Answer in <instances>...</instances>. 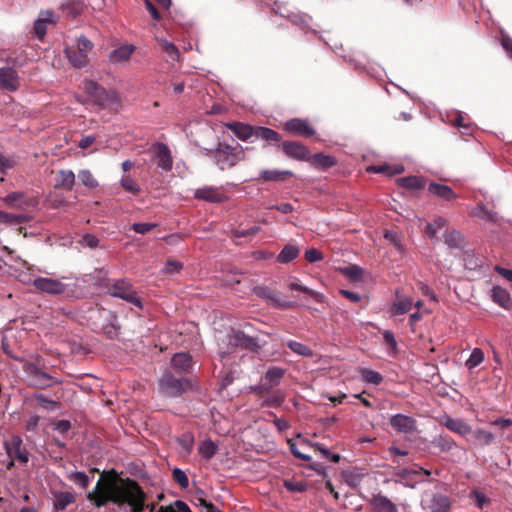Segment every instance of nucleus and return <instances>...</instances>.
Instances as JSON below:
<instances>
[{
    "label": "nucleus",
    "instance_id": "25",
    "mask_svg": "<svg viewBox=\"0 0 512 512\" xmlns=\"http://www.w3.org/2000/svg\"><path fill=\"white\" fill-rule=\"evenodd\" d=\"M75 184V174L71 170H59L55 178V188L70 191Z\"/></svg>",
    "mask_w": 512,
    "mask_h": 512
},
{
    "label": "nucleus",
    "instance_id": "21",
    "mask_svg": "<svg viewBox=\"0 0 512 512\" xmlns=\"http://www.w3.org/2000/svg\"><path fill=\"white\" fill-rule=\"evenodd\" d=\"M226 127L231 130L240 140H248L252 136H255L256 127L242 122H230L226 124Z\"/></svg>",
    "mask_w": 512,
    "mask_h": 512
},
{
    "label": "nucleus",
    "instance_id": "12",
    "mask_svg": "<svg viewBox=\"0 0 512 512\" xmlns=\"http://www.w3.org/2000/svg\"><path fill=\"white\" fill-rule=\"evenodd\" d=\"M33 286L41 293L60 295L66 291V284L58 279L38 277L33 280Z\"/></svg>",
    "mask_w": 512,
    "mask_h": 512
},
{
    "label": "nucleus",
    "instance_id": "16",
    "mask_svg": "<svg viewBox=\"0 0 512 512\" xmlns=\"http://www.w3.org/2000/svg\"><path fill=\"white\" fill-rule=\"evenodd\" d=\"M3 201L11 208L24 209L26 207H35L38 201L34 197H27L22 192H12L7 194Z\"/></svg>",
    "mask_w": 512,
    "mask_h": 512
},
{
    "label": "nucleus",
    "instance_id": "9",
    "mask_svg": "<svg viewBox=\"0 0 512 512\" xmlns=\"http://www.w3.org/2000/svg\"><path fill=\"white\" fill-rule=\"evenodd\" d=\"M188 382L181 378H176L170 372H165L159 381L160 391L169 396H180L185 392Z\"/></svg>",
    "mask_w": 512,
    "mask_h": 512
},
{
    "label": "nucleus",
    "instance_id": "28",
    "mask_svg": "<svg viewBox=\"0 0 512 512\" xmlns=\"http://www.w3.org/2000/svg\"><path fill=\"white\" fill-rule=\"evenodd\" d=\"M447 429L459 435L465 436L471 432V427L460 419L445 416L441 422Z\"/></svg>",
    "mask_w": 512,
    "mask_h": 512
},
{
    "label": "nucleus",
    "instance_id": "56",
    "mask_svg": "<svg viewBox=\"0 0 512 512\" xmlns=\"http://www.w3.org/2000/svg\"><path fill=\"white\" fill-rule=\"evenodd\" d=\"M475 438L482 444V445H489L491 444L495 437L491 432L485 431V430H477L475 432Z\"/></svg>",
    "mask_w": 512,
    "mask_h": 512
},
{
    "label": "nucleus",
    "instance_id": "53",
    "mask_svg": "<svg viewBox=\"0 0 512 512\" xmlns=\"http://www.w3.org/2000/svg\"><path fill=\"white\" fill-rule=\"evenodd\" d=\"M173 480L181 487V488H187L189 485V479L186 475V473L181 470L180 468H175L172 471Z\"/></svg>",
    "mask_w": 512,
    "mask_h": 512
},
{
    "label": "nucleus",
    "instance_id": "48",
    "mask_svg": "<svg viewBox=\"0 0 512 512\" xmlns=\"http://www.w3.org/2000/svg\"><path fill=\"white\" fill-rule=\"evenodd\" d=\"M474 215L478 218H481L487 222L495 223L498 221V214L487 209L483 205H478L475 209Z\"/></svg>",
    "mask_w": 512,
    "mask_h": 512
},
{
    "label": "nucleus",
    "instance_id": "54",
    "mask_svg": "<svg viewBox=\"0 0 512 512\" xmlns=\"http://www.w3.org/2000/svg\"><path fill=\"white\" fill-rule=\"evenodd\" d=\"M69 479L72 480L74 483L78 484L82 488H86L89 485V477L84 472H73Z\"/></svg>",
    "mask_w": 512,
    "mask_h": 512
},
{
    "label": "nucleus",
    "instance_id": "2",
    "mask_svg": "<svg viewBox=\"0 0 512 512\" xmlns=\"http://www.w3.org/2000/svg\"><path fill=\"white\" fill-rule=\"evenodd\" d=\"M205 155L212 158L222 171L234 167L245 158L244 149L240 145L231 146L224 142H218L215 149H205Z\"/></svg>",
    "mask_w": 512,
    "mask_h": 512
},
{
    "label": "nucleus",
    "instance_id": "62",
    "mask_svg": "<svg viewBox=\"0 0 512 512\" xmlns=\"http://www.w3.org/2000/svg\"><path fill=\"white\" fill-rule=\"evenodd\" d=\"M183 265L181 262L179 261H176V260H167L166 262V265H165V271L167 273H174V272H178L182 269Z\"/></svg>",
    "mask_w": 512,
    "mask_h": 512
},
{
    "label": "nucleus",
    "instance_id": "31",
    "mask_svg": "<svg viewBox=\"0 0 512 512\" xmlns=\"http://www.w3.org/2000/svg\"><path fill=\"white\" fill-rule=\"evenodd\" d=\"M428 507L431 512H447L450 507V500L446 495L435 493L429 500Z\"/></svg>",
    "mask_w": 512,
    "mask_h": 512
},
{
    "label": "nucleus",
    "instance_id": "23",
    "mask_svg": "<svg viewBox=\"0 0 512 512\" xmlns=\"http://www.w3.org/2000/svg\"><path fill=\"white\" fill-rule=\"evenodd\" d=\"M428 192L446 201L457 198V194L450 186L436 182L429 183Z\"/></svg>",
    "mask_w": 512,
    "mask_h": 512
},
{
    "label": "nucleus",
    "instance_id": "32",
    "mask_svg": "<svg viewBox=\"0 0 512 512\" xmlns=\"http://www.w3.org/2000/svg\"><path fill=\"white\" fill-rule=\"evenodd\" d=\"M134 52L133 45H124L114 49L109 55V61L112 63H119L127 61Z\"/></svg>",
    "mask_w": 512,
    "mask_h": 512
},
{
    "label": "nucleus",
    "instance_id": "51",
    "mask_svg": "<svg viewBox=\"0 0 512 512\" xmlns=\"http://www.w3.org/2000/svg\"><path fill=\"white\" fill-rule=\"evenodd\" d=\"M341 272L343 275L355 281L361 279L364 270L358 265L350 264L347 267L341 268Z\"/></svg>",
    "mask_w": 512,
    "mask_h": 512
},
{
    "label": "nucleus",
    "instance_id": "30",
    "mask_svg": "<svg viewBox=\"0 0 512 512\" xmlns=\"http://www.w3.org/2000/svg\"><path fill=\"white\" fill-rule=\"evenodd\" d=\"M370 502L375 512H398L395 504L381 494L374 495Z\"/></svg>",
    "mask_w": 512,
    "mask_h": 512
},
{
    "label": "nucleus",
    "instance_id": "64",
    "mask_svg": "<svg viewBox=\"0 0 512 512\" xmlns=\"http://www.w3.org/2000/svg\"><path fill=\"white\" fill-rule=\"evenodd\" d=\"M179 443L187 453H190L193 447L194 440L192 436L185 435L179 440Z\"/></svg>",
    "mask_w": 512,
    "mask_h": 512
},
{
    "label": "nucleus",
    "instance_id": "50",
    "mask_svg": "<svg viewBox=\"0 0 512 512\" xmlns=\"http://www.w3.org/2000/svg\"><path fill=\"white\" fill-rule=\"evenodd\" d=\"M120 184L125 191H127L133 195H138L140 193V186L129 175L122 177V179L120 180Z\"/></svg>",
    "mask_w": 512,
    "mask_h": 512
},
{
    "label": "nucleus",
    "instance_id": "26",
    "mask_svg": "<svg viewBox=\"0 0 512 512\" xmlns=\"http://www.w3.org/2000/svg\"><path fill=\"white\" fill-rule=\"evenodd\" d=\"M75 502V496L69 491L53 492V506L56 511H64L69 505Z\"/></svg>",
    "mask_w": 512,
    "mask_h": 512
},
{
    "label": "nucleus",
    "instance_id": "19",
    "mask_svg": "<svg viewBox=\"0 0 512 512\" xmlns=\"http://www.w3.org/2000/svg\"><path fill=\"white\" fill-rule=\"evenodd\" d=\"M194 197L211 203H221L226 200V196L218 188L205 186L195 191Z\"/></svg>",
    "mask_w": 512,
    "mask_h": 512
},
{
    "label": "nucleus",
    "instance_id": "40",
    "mask_svg": "<svg viewBox=\"0 0 512 512\" xmlns=\"http://www.w3.org/2000/svg\"><path fill=\"white\" fill-rule=\"evenodd\" d=\"M218 451V446L212 440L208 439L199 444L198 452L205 459H211Z\"/></svg>",
    "mask_w": 512,
    "mask_h": 512
},
{
    "label": "nucleus",
    "instance_id": "57",
    "mask_svg": "<svg viewBox=\"0 0 512 512\" xmlns=\"http://www.w3.org/2000/svg\"><path fill=\"white\" fill-rule=\"evenodd\" d=\"M435 445L439 447L442 451H449L453 445V440L448 436H439L435 440Z\"/></svg>",
    "mask_w": 512,
    "mask_h": 512
},
{
    "label": "nucleus",
    "instance_id": "58",
    "mask_svg": "<svg viewBox=\"0 0 512 512\" xmlns=\"http://www.w3.org/2000/svg\"><path fill=\"white\" fill-rule=\"evenodd\" d=\"M368 171L374 172V173H387L390 175L398 174L403 171V168H397L394 170H391V167L389 165H378V166H371Z\"/></svg>",
    "mask_w": 512,
    "mask_h": 512
},
{
    "label": "nucleus",
    "instance_id": "24",
    "mask_svg": "<svg viewBox=\"0 0 512 512\" xmlns=\"http://www.w3.org/2000/svg\"><path fill=\"white\" fill-rule=\"evenodd\" d=\"M294 176L290 170L265 169L260 172V179L265 182H283Z\"/></svg>",
    "mask_w": 512,
    "mask_h": 512
},
{
    "label": "nucleus",
    "instance_id": "52",
    "mask_svg": "<svg viewBox=\"0 0 512 512\" xmlns=\"http://www.w3.org/2000/svg\"><path fill=\"white\" fill-rule=\"evenodd\" d=\"M315 451H318L327 460L338 463L340 461V455L331 453L324 445L320 443L313 444Z\"/></svg>",
    "mask_w": 512,
    "mask_h": 512
},
{
    "label": "nucleus",
    "instance_id": "27",
    "mask_svg": "<svg viewBox=\"0 0 512 512\" xmlns=\"http://www.w3.org/2000/svg\"><path fill=\"white\" fill-rule=\"evenodd\" d=\"M491 298L493 302L504 309H510L512 307V298L509 291L500 286L493 287L491 290Z\"/></svg>",
    "mask_w": 512,
    "mask_h": 512
},
{
    "label": "nucleus",
    "instance_id": "38",
    "mask_svg": "<svg viewBox=\"0 0 512 512\" xmlns=\"http://www.w3.org/2000/svg\"><path fill=\"white\" fill-rule=\"evenodd\" d=\"M30 220V217L26 214H12L4 211H0V222L10 225L26 223Z\"/></svg>",
    "mask_w": 512,
    "mask_h": 512
},
{
    "label": "nucleus",
    "instance_id": "15",
    "mask_svg": "<svg viewBox=\"0 0 512 512\" xmlns=\"http://www.w3.org/2000/svg\"><path fill=\"white\" fill-rule=\"evenodd\" d=\"M20 87L17 71L12 67L0 68V90L14 92Z\"/></svg>",
    "mask_w": 512,
    "mask_h": 512
},
{
    "label": "nucleus",
    "instance_id": "42",
    "mask_svg": "<svg viewBox=\"0 0 512 512\" xmlns=\"http://www.w3.org/2000/svg\"><path fill=\"white\" fill-rule=\"evenodd\" d=\"M158 44L161 51L166 53L171 60L179 61L180 52L172 42H169L166 39H159Z\"/></svg>",
    "mask_w": 512,
    "mask_h": 512
},
{
    "label": "nucleus",
    "instance_id": "49",
    "mask_svg": "<svg viewBox=\"0 0 512 512\" xmlns=\"http://www.w3.org/2000/svg\"><path fill=\"white\" fill-rule=\"evenodd\" d=\"M78 178L79 180L81 181V183L89 188V189H93V188H96L98 186V181L96 180V178L93 176V174L91 173L90 170L88 169H82L78 172Z\"/></svg>",
    "mask_w": 512,
    "mask_h": 512
},
{
    "label": "nucleus",
    "instance_id": "63",
    "mask_svg": "<svg viewBox=\"0 0 512 512\" xmlns=\"http://www.w3.org/2000/svg\"><path fill=\"white\" fill-rule=\"evenodd\" d=\"M145 7L151 14L154 20L159 21L161 19V14L155 7V5L150 0H144Z\"/></svg>",
    "mask_w": 512,
    "mask_h": 512
},
{
    "label": "nucleus",
    "instance_id": "43",
    "mask_svg": "<svg viewBox=\"0 0 512 512\" xmlns=\"http://www.w3.org/2000/svg\"><path fill=\"white\" fill-rule=\"evenodd\" d=\"M359 373H360L361 379L366 383L379 385L383 381V376L374 370H371L368 368H361Z\"/></svg>",
    "mask_w": 512,
    "mask_h": 512
},
{
    "label": "nucleus",
    "instance_id": "41",
    "mask_svg": "<svg viewBox=\"0 0 512 512\" xmlns=\"http://www.w3.org/2000/svg\"><path fill=\"white\" fill-rule=\"evenodd\" d=\"M269 396L263 401L262 407H280L285 401V394L281 390L272 391Z\"/></svg>",
    "mask_w": 512,
    "mask_h": 512
},
{
    "label": "nucleus",
    "instance_id": "37",
    "mask_svg": "<svg viewBox=\"0 0 512 512\" xmlns=\"http://www.w3.org/2000/svg\"><path fill=\"white\" fill-rule=\"evenodd\" d=\"M255 136L269 143H279L282 140L281 135L277 131L262 126L256 127Z\"/></svg>",
    "mask_w": 512,
    "mask_h": 512
},
{
    "label": "nucleus",
    "instance_id": "14",
    "mask_svg": "<svg viewBox=\"0 0 512 512\" xmlns=\"http://www.w3.org/2000/svg\"><path fill=\"white\" fill-rule=\"evenodd\" d=\"M284 129L289 133L305 138L311 137L316 133L310 122L301 118L288 120L284 125Z\"/></svg>",
    "mask_w": 512,
    "mask_h": 512
},
{
    "label": "nucleus",
    "instance_id": "1",
    "mask_svg": "<svg viewBox=\"0 0 512 512\" xmlns=\"http://www.w3.org/2000/svg\"><path fill=\"white\" fill-rule=\"evenodd\" d=\"M87 498L96 507H103L111 502L119 508L129 507L131 512H143L147 494L136 480L118 477L105 482L100 479Z\"/></svg>",
    "mask_w": 512,
    "mask_h": 512
},
{
    "label": "nucleus",
    "instance_id": "33",
    "mask_svg": "<svg viewBox=\"0 0 512 512\" xmlns=\"http://www.w3.org/2000/svg\"><path fill=\"white\" fill-rule=\"evenodd\" d=\"M172 366L183 372H189L192 367V357L189 353H177L171 360Z\"/></svg>",
    "mask_w": 512,
    "mask_h": 512
},
{
    "label": "nucleus",
    "instance_id": "59",
    "mask_svg": "<svg viewBox=\"0 0 512 512\" xmlns=\"http://www.w3.org/2000/svg\"><path fill=\"white\" fill-rule=\"evenodd\" d=\"M157 226L155 223H134L132 229L139 234H146Z\"/></svg>",
    "mask_w": 512,
    "mask_h": 512
},
{
    "label": "nucleus",
    "instance_id": "34",
    "mask_svg": "<svg viewBox=\"0 0 512 512\" xmlns=\"http://www.w3.org/2000/svg\"><path fill=\"white\" fill-rule=\"evenodd\" d=\"M398 185L409 189V190H419L425 187L426 181L423 177L420 176H407L402 177L397 180Z\"/></svg>",
    "mask_w": 512,
    "mask_h": 512
},
{
    "label": "nucleus",
    "instance_id": "60",
    "mask_svg": "<svg viewBox=\"0 0 512 512\" xmlns=\"http://www.w3.org/2000/svg\"><path fill=\"white\" fill-rule=\"evenodd\" d=\"M285 487L292 492H304L307 489V484L304 482L285 481Z\"/></svg>",
    "mask_w": 512,
    "mask_h": 512
},
{
    "label": "nucleus",
    "instance_id": "11",
    "mask_svg": "<svg viewBox=\"0 0 512 512\" xmlns=\"http://www.w3.org/2000/svg\"><path fill=\"white\" fill-rule=\"evenodd\" d=\"M227 337L229 345L233 347H240L252 352H256L260 349L257 339L246 335L243 331L232 330Z\"/></svg>",
    "mask_w": 512,
    "mask_h": 512
},
{
    "label": "nucleus",
    "instance_id": "55",
    "mask_svg": "<svg viewBox=\"0 0 512 512\" xmlns=\"http://www.w3.org/2000/svg\"><path fill=\"white\" fill-rule=\"evenodd\" d=\"M16 165V160L13 156H5L0 152V173H6L7 170Z\"/></svg>",
    "mask_w": 512,
    "mask_h": 512
},
{
    "label": "nucleus",
    "instance_id": "39",
    "mask_svg": "<svg viewBox=\"0 0 512 512\" xmlns=\"http://www.w3.org/2000/svg\"><path fill=\"white\" fill-rule=\"evenodd\" d=\"M288 288L290 290H296V291H300L304 294H307L309 295L313 300H315L316 302L318 303H322L324 302V295L322 293H319L317 291H314L310 288H308L307 286H304V285H301L297 282H290L288 284Z\"/></svg>",
    "mask_w": 512,
    "mask_h": 512
},
{
    "label": "nucleus",
    "instance_id": "35",
    "mask_svg": "<svg viewBox=\"0 0 512 512\" xmlns=\"http://www.w3.org/2000/svg\"><path fill=\"white\" fill-rule=\"evenodd\" d=\"M396 476L399 478L401 483L411 488L414 487L415 483L423 481V479H418L417 475L415 474V469H399L396 472Z\"/></svg>",
    "mask_w": 512,
    "mask_h": 512
},
{
    "label": "nucleus",
    "instance_id": "17",
    "mask_svg": "<svg viewBox=\"0 0 512 512\" xmlns=\"http://www.w3.org/2000/svg\"><path fill=\"white\" fill-rule=\"evenodd\" d=\"M391 427L399 433H413L416 430V420L404 414H396L390 418Z\"/></svg>",
    "mask_w": 512,
    "mask_h": 512
},
{
    "label": "nucleus",
    "instance_id": "6",
    "mask_svg": "<svg viewBox=\"0 0 512 512\" xmlns=\"http://www.w3.org/2000/svg\"><path fill=\"white\" fill-rule=\"evenodd\" d=\"M4 448L7 455L11 458L7 468L10 469L14 465V460H17L21 464L29 462L30 454L23 443L22 437L19 435H13L10 440L4 442Z\"/></svg>",
    "mask_w": 512,
    "mask_h": 512
},
{
    "label": "nucleus",
    "instance_id": "61",
    "mask_svg": "<svg viewBox=\"0 0 512 512\" xmlns=\"http://www.w3.org/2000/svg\"><path fill=\"white\" fill-rule=\"evenodd\" d=\"M305 259L310 263H314L322 260V254L317 249L311 248L305 252Z\"/></svg>",
    "mask_w": 512,
    "mask_h": 512
},
{
    "label": "nucleus",
    "instance_id": "20",
    "mask_svg": "<svg viewBox=\"0 0 512 512\" xmlns=\"http://www.w3.org/2000/svg\"><path fill=\"white\" fill-rule=\"evenodd\" d=\"M48 24H55L52 10L41 11L40 17L34 22V32L38 39H43L47 32Z\"/></svg>",
    "mask_w": 512,
    "mask_h": 512
},
{
    "label": "nucleus",
    "instance_id": "10",
    "mask_svg": "<svg viewBox=\"0 0 512 512\" xmlns=\"http://www.w3.org/2000/svg\"><path fill=\"white\" fill-rule=\"evenodd\" d=\"M23 370L28 375L31 386L43 389L52 385L53 377L42 371L35 363H25Z\"/></svg>",
    "mask_w": 512,
    "mask_h": 512
},
{
    "label": "nucleus",
    "instance_id": "13",
    "mask_svg": "<svg viewBox=\"0 0 512 512\" xmlns=\"http://www.w3.org/2000/svg\"><path fill=\"white\" fill-rule=\"evenodd\" d=\"M280 148L287 157L298 161H307L310 155L308 147L297 141H284Z\"/></svg>",
    "mask_w": 512,
    "mask_h": 512
},
{
    "label": "nucleus",
    "instance_id": "3",
    "mask_svg": "<svg viewBox=\"0 0 512 512\" xmlns=\"http://www.w3.org/2000/svg\"><path fill=\"white\" fill-rule=\"evenodd\" d=\"M93 49V43L85 36L77 39L76 47H66L64 52L69 63L77 69L85 67L89 62L88 54Z\"/></svg>",
    "mask_w": 512,
    "mask_h": 512
},
{
    "label": "nucleus",
    "instance_id": "36",
    "mask_svg": "<svg viewBox=\"0 0 512 512\" xmlns=\"http://www.w3.org/2000/svg\"><path fill=\"white\" fill-rule=\"evenodd\" d=\"M300 254V250L297 246L292 244H287L283 247L281 252L277 256V261L279 263L285 264L296 259Z\"/></svg>",
    "mask_w": 512,
    "mask_h": 512
},
{
    "label": "nucleus",
    "instance_id": "44",
    "mask_svg": "<svg viewBox=\"0 0 512 512\" xmlns=\"http://www.w3.org/2000/svg\"><path fill=\"white\" fill-rule=\"evenodd\" d=\"M157 512H192V510L184 501L176 500L169 505H161Z\"/></svg>",
    "mask_w": 512,
    "mask_h": 512
},
{
    "label": "nucleus",
    "instance_id": "4",
    "mask_svg": "<svg viewBox=\"0 0 512 512\" xmlns=\"http://www.w3.org/2000/svg\"><path fill=\"white\" fill-rule=\"evenodd\" d=\"M285 372L286 370L281 367H270L261 377L259 384L249 387L250 391L257 396L270 394L273 388L280 384Z\"/></svg>",
    "mask_w": 512,
    "mask_h": 512
},
{
    "label": "nucleus",
    "instance_id": "8",
    "mask_svg": "<svg viewBox=\"0 0 512 512\" xmlns=\"http://www.w3.org/2000/svg\"><path fill=\"white\" fill-rule=\"evenodd\" d=\"M253 293L264 300H266L268 303H270L274 308L277 309H291L295 308L297 306L296 302L293 301H287L280 298V293L270 289L267 286H255L253 288Z\"/></svg>",
    "mask_w": 512,
    "mask_h": 512
},
{
    "label": "nucleus",
    "instance_id": "45",
    "mask_svg": "<svg viewBox=\"0 0 512 512\" xmlns=\"http://www.w3.org/2000/svg\"><path fill=\"white\" fill-rule=\"evenodd\" d=\"M286 345L292 352H294L298 355H301L304 357L313 356L312 349L305 344H302V343L294 341V340H289Z\"/></svg>",
    "mask_w": 512,
    "mask_h": 512
},
{
    "label": "nucleus",
    "instance_id": "5",
    "mask_svg": "<svg viewBox=\"0 0 512 512\" xmlns=\"http://www.w3.org/2000/svg\"><path fill=\"white\" fill-rule=\"evenodd\" d=\"M108 294L125 300L138 308L142 309V301L137 296L135 290L133 289L132 284L126 279H120L115 281L108 287Z\"/></svg>",
    "mask_w": 512,
    "mask_h": 512
},
{
    "label": "nucleus",
    "instance_id": "7",
    "mask_svg": "<svg viewBox=\"0 0 512 512\" xmlns=\"http://www.w3.org/2000/svg\"><path fill=\"white\" fill-rule=\"evenodd\" d=\"M83 89L100 106H108L118 100L115 92L107 91L93 80H84Z\"/></svg>",
    "mask_w": 512,
    "mask_h": 512
},
{
    "label": "nucleus",
    "instance_id": "47",
    "mask_svg": "<svg viewBox=\"0 0 512 512\" xmlns=\"http://www.w3.org/2000/svg\"><path fill=\"white\" fill-rule=\"evenodd\" d=\"M445 243L450 248H461L464 244V239L459 231L452 230L445 235Z\"/></svg>",
    "mask_w": 512,
    "mask_h": 512
},
{
    "label": "nucleus",
    "instance_id": "18",
    "mask_svg": "<svg viewBox=\"0 0 512 512\" xmlns=\"http://www.w3.org/2000/svg\"><path fill=\"white\" fill-rule=\"evenodd\" d=\"M152 148L155 152L158 167L164 171H170L173 166V159L169 147L164 143H155Z\"/></svg>",
    "mask_w": 512,
    "mask_h": 512
},
{
    "label": "nucleus",
    "instance_id": "29",
    "mask_svg": "<svg viewBox=\"0 0 512 512\" xmlns=\"http://www.w3.org/2000/svg\"><path fill=\"white\" fill-rule=\"evenodd\" d=\"M397 299L393 302L390 313L391 315H403L411 310L413 301L411 297H400L399 291H396Z\"/></svg>",
    "mask_w": 512,
    "mask_h": 512
},
{
    "label": "nucleus",
    "instance_id": "46",
    "mask_svg": "<svg viewBox=\"0 0 512 512\" xmlns=\"http://www.w3.org/2000/svg\"><path fill=\"white\" fill-rule=\"evenodd\" d=\"M484 361V353L480 348H474L470 357L466 360L465 366L468 370H473Z\"/></svg>",
    "mask_w": 512,
    "mask_h": 512
},
{
    "label": "nucleus",
    "instance_id": "22",
    "mask_svg": "<svg viewBox=\"0 0 512 512\" xmlns=\"http://www.w3.org/2000/svg\"><path fill=\"white\" fill-rule=\"evenodd\" d=\"M307 162L314 168L321 170H326L337 165V159L335 157L323 153L309 155Z\"/></svg>",
    "mask_w": 512,
    "mask_h": 512
}]
</instances>
